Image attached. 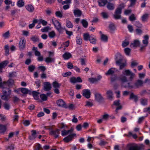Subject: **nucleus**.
Masks as SVG:
<instances>
[{
	"instance_id": "nucleus-1",
	"label": "nucleus",
	"mask_w": 150,
	"mask_h": 150,
	"mask_svg": "<svg viewBox=\"0 0 150 150\" xmlns=\"http://www.w3.org/2000/svg\"><path fill=\"white\" fill-rule=\"evenodd\" d=\"M122 74L123 75H121L119 77V80L122 82V85L123 87H128L130 88H138L143 86V81L140 79L136 81L133 85H131L130 82H128L126 84H125V83L128 81L126 76H130L129 79L132 81L134 77L135 74L129 69H126L125 71H123Z\"/></svg>"
},
{
	"instance_id": "nucleus-2",
	"label": "nucleus",
	"mask_w": 150,
	"mask_h": 150,
	"mask_svg": "<svg viewBox=\"0 0 150 150\" xmlns=\"http://www.w3.org/2000/svg\"><path fill=\"white\" fill-rule=\"evenodd\" d=\"M145 145L143 144L138 145L135 143L129 144L127 145V150H144Z\"/></svg>"
},
{
	"instance_id": "nucleus-3",
	"label": "nucleus",
	"mask_w": 150,
	"mask_h": 150,
	"mask_svg": "<svg viewBox=\"0 0 150 150\" xmlns=\"http://www.w3.org/2000/svg\"><path fill=\"white\" fill-rule=\"evenodd\" d=\"M7 86V85H6L5 86H4L1 88L2 89L3 92V95L1 96V97L2 99L7 101L9 99L8 96L11 94V91L8 88L5 89V86Z\"/></svg>"
},
{
	"instance_id": "nucleus-4",
	"label": "nucleus",
	"mask_w": 150,
	"mask_h": 150,
	"mask_svg": "<svg viewBox=\"0 0 150 150\" xmlns=\"http://www.w3.org/2000/svg\"><path fill=\"white\" fill-rule=\"evenodd\" d=\"M125 5L124 4H122L120 5L119 7L116 9L113 17L115 19H119L121 18V14L122 13V9L124 8Z\"/></svg>"
},
{
	"instance_id": "nucleus-5",
	"label": "nucleus",
	"mask_w": 150,
	"mask_h": 150,
	"mask_svg": "<svg viewBox=\"0 0 150 150\" xmlns=\"http://www.w3.org/2000/svg\"><path fill=\"white\" fill-rule=\"evenodd\" d=\"M116 63L120 66V69L121 70L126 66L127 64L126 62L122 63L123 57L120 53L117 54L116 57Z\"/></svg>"
},
{
	"instance_id": "nucleus-6",
	"label": "nucleus",
	"mask_w": 150,
	"mask_h": 150,
	"mask_svg": "<svg viewBox=\"0 0 150 150\" xmlns=\"http://www.w3.org/2000/svg\"><path fill=\"white\" fill-rule=\"evenodd\" d=\"M118 71V70L116 69L115 68L112 67L109 69L107 72L105 73V74L107 76H114V77H111V81L112 82H113L115 81L117 78L116 75H114V73Z\"/></svg>"
},
{
	"instance_id": "nucleus-7",
	"label": "nucleus",
	"mask_w": 150,
	"mask_h": 150,
	"mask_svg": "<svg viewBox=\"0 0 150 150\" xmlns=\"http://www.w3.org/2000/svg\"><path fill=\"white\" fill-rule=\"evenodd\" d=\"M52 23L55 28L59 33L62 32L63 28L61 27L60 23L55 18H53L52 19Z\"/></svg>"
},
{
	"instance_id": "nucleus-8",
	"label": "nucleus",
	"mask_w": 150,
	"mask_h": 150,
	"mask_svg": "<svg viewBox=\"0 0 150 150\" xmlns=\"http://www.w3.org/2000/svg\"><path fill=\"white\" fill-rule=\"evenodd\" d=\"M82 95L87 98H89L90 97L91 92L89 89H85L82 91Z\"/></svg>"
},
{
	"instance_id": "nucleus-9",
	"label": "nucleus",
	"mask_w": 150,
	"mask_h": 150,
	"mask_svg": "<svg viewBox=\"0 0 150 150\" xmlns=\"http://www.w3.org/2000/svg\"><path fill=\"white\" fill-rule=\"evenodd\" d=\"M60 129H57L55 130H52L50 132V135L53 136L55 138H57L60 134Z\"/></svg>"
},
{
	"instance_id": "nucleus-10",
	"label": "nucleus",
	"mask_w": 150,
	"mask_h": 150,
	"mask_svg": "<svg viewBox=\"0 0 150 150\" xmlns=\"http://www.w3.org/2000/svg\"><path fill=\"white\" fill-rule=\"evenodd\" d=\"M76 135L75 134H73L69 135L68 136L65 137L63 139V140L65 142L68 143L69 142L71 141L73 139L74 137Z\"/></svg>"
},
{
	"instance_id": "nucleus-11",
	"label": "nucleus",
	"mask_w": 150,
	"mask_h": 150,
	"mask_svg": "<svg viewBox=\"0 0 150 150\" xmlns=\"http://www.w3.org/2000/svg\"><path fill=\"white\" fill-rule=\"evenodd\" d=\"M25 41L24 38H22L20 40L19 44V48L20 50H23L25 47Z\"/></svg>"
},
{
	"instance_id": "nucleus-12",
	"label": "nucleus",
	"mask_w": 150,
	"mask_h": 150,
	"mask_svg": "<svg viewBox=\"0 0 150 150\" xmlns=\"http://www.w3.org/2000/svg\"><path fill=\"white\" fill-rule=\"evenodd\" d=\"M44 89L45 91H49L51 89V84L50 82H45L44 83Z\"/></svg>"
},
{
	"instance_id": "nucleus-13",
	"label": "nucleus",
	"mask_w": 150,
	"mask_h": 150,
	"mask_svg": "<svg viewBox=\"0 0 150 150\" xmlns=\"http://www.w3.org/2000/svg\"><path fill=\"white\" fill-rule=\"evenodd\" d=\"M4 83H6L7 86H5V89H6L7 88H9L10 87L12 86L14 83V81L13 80L11 79H9V80L7 81V82H2Z\"/></svg>"
},
{
	"instance_id": "nucleus-14",
	"label": "nucleus",
	"mask_w": 150,
	"mask_h": 150,
	"mask_svg": "<svg viewBox=\"0 0 150 150\" xmlns=\"http://www.w3.org/2000/svg\"><path fill=\"white\" fill-rule=\"evenodd\" d=\"M57 105L59 107L66 108V105L65 102L62 99H60L57 101Z\"/></svg>"
},
{
	"instance_id": "nucleus-15",
	"label": "nucleus",
	"mask_w": 150,
	"mask_h": 150,
	"mask_svg": "<svg viewBox=\"0 0 150 150\" xmlns=\"http://www.w3.org/2000/svg\"><path fill=\"white\" fill-rule=\"evenodd\" d=\"M9 63L8 60H5L0 63V72H2V69L4 68Z\"/></svg>"
},
{
	"instance_id": "nucleus-16",
	"label": "nucleus",
	"mask_w": 150,
	"mask_h": 150,
	"mask_svg": "<svg viewBox=\"0 0 150 150\" xmlns=\"http://www.w3.org/2000/svg\"><path fill=\"white\" fill-rule=\"evenodd\" d=\"M95 99L99 102H101L103 100V98L100 93H96L95 95Z\"/></svg>"
},
{
	"instance_id": "nucleus-17",
	"label": "nucleus",
	"mask_w": 150,
	"mask_h": 150,
	"mask_svg": "<svg viewBox=\"0 0 150 150\" xmlns=\"http://www.w3.org/2000/svg\"><path fill=\"white\" fill-rule=\"evenodd\" d=\"M102 78V76H98L97 78H89L88 79V80L89 81L92 83H93L96 82L98 81H99Z\"/></svg>"
},
{
	"instance_id": "nucleus-18",
	"label": "nucleus",
	"mask_w": 150,
	"mask_h": 150,
	"mask_svg": "<svg viewBox=\"0 0 150 150\" xmlns=\"http://www.w3.org/2000/svg\"><path fill=\"white\" fill-rule=\"evenodd\" d=\"M9 124L7 123L5 125H0V133H4L6 130V127L9 125Z\"/></svg>"
},
{
	"instance_id": "nucleus-19",
	"label": "nucleus",
	"mask_w": 150,
	"mask_h": 150,
	"mask_svg": "<svg viewBox=\"0 0 150 150\" xmlns=\"http://www.w3.org/2000/svg\"><path fill=\"white\" fill-rule=\"evenodd\" d=\"M130 99H133L135 102H137L138 100V98L137 96L134 94L133 93H132L130 95Z\"/></svg>"
},
{
	"instance_id": "nucleus-20",
	"label": "nucleus",
	"mask_w": 150,
	"mask_h": 150,
	"mask_svg": "<svg viewBox=\"0 0 150 150\" xmlns=\"http://www.w3.org/2000/svg\"><path fill=\"white\" fill-rule=\"evenodd\" d=\"M140 45V42L138 40H134V42L131 43L130 46L131 47H137Z\"/></svg>"
},
{
	"instance_id": "nucleus-21",
	"label": "nucleus",
	"mask_w": 150,
	"mask_h": 150,
	"mask_svg": "<svg viewBox=\"0 0 150 150\" xmlns=\"http://www.w3.org/2000/svg\"><path fill=\"white\" fill-rule=\"evenodd\" d=\"M74 13L75 16L80 17L81 16L82 13L80 10L76 9L74 10Z\"/></svg>"
},
{
	"instance_id": "nucleus-22",
	"label": "nucleus",
	"mask_w": 150,
	"mask_h": 150,
	"mask_svg": "<svg viewBox=\"0 0 150 150\" xmlns=\"http://www.w3.org/2000/svg\"><path fill=\"white\" fill-rule=\"evenodd\" d=\"M73 131V129L71 128L70 129L67 130H64L62 131V136H64L71 133Z\"/></svg>"
},
{
	"instance_id": "nucleus-23",
	"label": "nucleus",
	"mask_w": 150,
	"mask_h": 150,
	"mask_svg": "<svg viewBox=\"0 0 150 150\" xmlns=\"http://www.w3.org/2000/svg\"><path fill=\"white\" fill-rule=\"evenodd\" d=\"M40 93L37 91H33L32 92V95L34 99L36 100H38L39 99V95Z\"/></svg>"
},
{
	"instance_id": "nucleus-24",
	"label": "nucleus",
	"mask_w": 150,
	"mask_h": 150,
	"mask_svg": "<svg viewBox=\"0 0 150 150\" xmlns=\"http://www.w3.org/2000/svg\"><path fill=\"white\" fill-rule=\"evenodd\" d=\"M62 57L65 60H67L71 58V54L68 52H66L62 55Z\"/></svg>"
},
{
	"instance_id": "nucleus-25",
	"label": "nucleus",
	"mask_w": 150,
	"mask_h": 150,
	"mask_svg": "<svg viewBox=\"0 0 150 150\" xmlns=\"http://www.w3.org/2000/svg\"><path fill=\"white\" fill-rule=\"evenodd\" d=\"M106 94L108 99L111 100H112L113 93L112 91L111 90L108 91L106 92Z\"/></svg>"
},
{
	"instance_id": "nucleus-26",
	"label": "nucleus",
	"mask_w": 150,
	"mask_h": 150,
	"mask_svg": "<svg viewBox=\"0 0 150 150\" xmlns=\"http://www.w3.org/2000/svg\"><path fill=\"white\" fill-rule=\"evenodd\" d=\"M55 59L54 58H52L51 57H49L45 58V62L47 63H50L51 62L54 63Z\"/></svg>"
},
{
	"instance_id": "nucleus-27",
	"label": "nucleus",
	"mask_w": 150,
	"mask_h": 150,
	"mask_svg": "<svg viewBox=\"0 0 150 150\" xmlns=\"http://www.w3.org/2000/svg\"><path fill=\"white\" fill-rule=\"evenodd\" d=\"M26 9L30 12H32L34 10V7L31 4H28L25 6Z\"/></svg>"
},
{
	"instance_id": "nucleus-28",
	"label": "nucleus",
	"mask_w": 150,
	"mask_h": 150,
	"mask_svg": "<svg viewBox=\"0 0 150 150\" xmlns=\"http://www.w3.org/2000/svg\"><path fill=\"white\" fill-rule=\"evenodd\" d=\"M109 28L111 33H114L116 30V27L114 24L112 23L109 24Z\"/></svg>"
},
{
	"instance_id": "nucleus-29",
	"label": "nucleus",
	"mask_w": 150,
	"mask_h": 150,
	"mask_svg": "<svg viewBox=\"0 0 150 150\" xmlns=\"http://www.w3.org/2000/svg\"><path fill=\"white\" fill-rule=\"evenodd\" d=\"M32 132L31 136L29 137L30 139L32 140L34 139L36 137V131L35 130H32L31 131Z\"/></svg>"
},
{
	"instance_id": "nucleus-30",
	"label": "nucleus",
	"mask_w": 150,
	"mask_h": 150,
	"mask_svg": "<svg viewBox=\"0 0 150 150\" xmlns=\"http://www.w3.org/2000/svg\"><path fill=\"white\" fill-rule=\"evenodd\" d=\"M144 40H143V43L145 46H147L148 44V40L149 38V36L146 35L144 36Z\"/></svg>"
},
{
	"instance_id": "nucleus-31",
	"label": "nucleus",
	"mask_w": 150,
	"mask_h": 150,
	"mask_svg": "<svg viewBox=\"0 0 150 150\" xmlns=\"http://www.w3.org/2000/svg\"><path fill=\"white\" fill-rule=\"evenodd\" d=\"M107 0H100L98 1L99 5L100 6H104L107 3Z\"/></svg>"
},
{
	"instance_id": "nucleus-32",
	"label": "nucleus",
	"mask_w": 150,
	"mask_h": 150,
	"mask_svg": "<svg viewBox=\"0 0 150 150\" xmlns=\"http://www.w3.org/2000/svg\"><path fill=\"white\" fill-rule=\"evenodd\" d=\"M89 40L91 43L93 44L96 43V39L93 35H91Z\"/></svg>"
},
{
	"instance_id": "nucleus-33",
	"label": "nucleus",
	"mask_w": 150,
	"mask_h": 150,
	"mask_svg": "<svg viewBox=\"0 0 150 150\" xmlns=\"http://www.w3.org/2000/svg\"><path fill=\"white\" fill-rule=\"evenodd\" d=\"M107 8L109 10H113L115 8L114 4L112 3L109 2L107 5Z\"/></svg>"
},
{
	"instance_id": "nucleus-34",
	"label": "nucleus",
	"mask_w": 150,
	"mask_h": 150,
	"mask_svg": "<svg viewBox=\"0 0 150 150\" xmlns=\"http://www.w3.org/2000/svg\"><path fill=\"white\" fill-rule=\"evenodd\" d=\"M76 40L77 44L78 45H81L82 42V39L79 36H77L76 37Z\"/></svg>"
},
{
	"instance_id": "nucleus-35",
	"label": "nucleus",
	"mask_w": 150,
	"mask_h": 150,
	"mask_svg": "<svg viewBox=\"0 0 150 150\" xmlns=\"http://www.w3.org/2000/svg\"><path fill=\"white\" fill-rule=\"evenodd\" d=\"M17 5L19 7H22L24 5V2L23 0H19L17 2Z\"/></svg>"
},
{
	"instance_id": "nucleus-36",
	"label": "nucleus",
	"mask_w": 150,
	"mask_h": 150,
	"mask_svg": "<svg viewBox=\"0 0 150 150\" xmlns=\"http://www.w3.org/2000/svg\"><path fill=\"white\" fill-rule=\"evenodd\" d=\"M100 38L101 40L103 42H106L108 41V38L107 36L103 34H102L101 35Z\"/></svg>"
},
{
	"instance_id": "nucleus-37",
	"label": "nucleus",
	"mask_w": 150,
	"mask_h": 150,
	"mask_svg": "<svg viewBox=\"0 0 150 150\" xmlns=\"http://www.w3.org/2000/svg\"><path fill=\"white\" fill-rule=\"evenodd\" d=\"M66 24L68 28H71L73 27V25L71 22L68 20L67 19L66 20Z\"/></svg>"
},
{
	"instance_id": "nucleus-38",
	"label": "nucleus",
	"mask_w": 150,
	"mask_h": 150,
	"mask_svg": "<svg viewBox=\"0 0 150 150\" xmlns=\"http://www.w3.org/2000/svg\"><path fill=\"white\" fill-rule=\"evenodd\" d=\"M5 55H8L9 54V46L8 45H6L4 46Z\"/></svg>"
},
{
	"instance_id": "nucleus-39",
	"label": "nucleus",
	"mask_w": 150,
	"mask_h": 150,
	"mask_svg": "<svg viewBox=\"0 0 150 150\" xmlns=\"http://www.w3.org/2000/svg\"><path fill=\"white\" fill-rule=\"evenodd\" d=\"M81 23L82 24L84 28H87L88 27V22L85 19H83L82 20Z\"/></svg>"
},
{
	"instance_id": "nucleus-40",
	"label": "nucleus",
	"mask_w": 150,
	"mask_h": 150,
	"mask_svg": "<svg viewBox=\"0 0 150 150\" xmlns=\"http://www.w3.org/2000/svg\"><path fill=\"white\" fill-rule=\"evenodd\" d=\"M20 91L21 92L24 94H26L28 93V90L25 88H20Z\"/></svg>"
},
{
	"instance_id": "nucleus-41",
	"label": "nucleus",
	"mask_w": 150,
	"mask_h": 150,
	"mask_svg": "<svg viewBox=\"0 0 150 150\" xmlns=\"http://www.w3.org/2000/svg\"><path fill=\"white\" fill-rule=\"evenodd\" d=\"M38 22V21L36 19H34L33 21V23H32L31 24H30L29 25V28L30 29H32V28L35 26V23H37Z\"/></svg>"
},
{
	"instance_id": "nucleus-42",
	"label": "nucleus",
	"mask_w": 150,
	"mask_h": 150,
	"mask_svg": "<svg viewBox=\"0 0 150 150\" xmlns=\"http://www.w3.org/2000/svg\"><path fill=\"white\" fill-rule=\"evenodd\" d=\"M53 86L55 88H59L61 86V84L58 83L56 81H55L52 83Z\"/></svg>"
},
{
	"instance_id": "nucleus-43",
	"label": "nucleus",
	"mask_w": 150,
	"mask_h": 150,
	"mask_svg": "<svg viewBox=\"0 0 150 150\" xmlns=\"http://www.w3.org/2000/svg\"><path fill=\"white\" fill-rule=\"evenodd\" d=\"M90 35L88 33H84L83 35V38L85 41H88L89 40Z\"/></svg>"
},
{
	"instance_id": "nucleus-44",
	"label": "nucleus",
	"mask_w": 150,
	"mask_h": 150,
	"mask_svg": "<svg viewBox=\"0 0 150 150\" xmlns=\"http://www.w3.org/2000/svg\"><path fill=\"white\" fill-rule=\"evenodd\" d=\"M130 1V4L129 7H131L134 6L137 0H127Z\"/></svg>"
},
{
	"instance_id": "nucleus-45",
	"label": "nucleus",
	"mask_w": 150,
	"mask_h": 150,
	"mask_svg": "<svg viewBox=\"0 0 150 150\" xmlns=\"http://www.w3.org/2000/svg\"><path fill=\"white\" fill-rule=\"evenodd\" d=\"M35 69V66L33 65H31L28 67V70L30 72H33Z\"/></svg>"
},
{
	"instance_id": "nucleus-46",
	"label": "nucleus",
	"mask_w": 150,
	"mask_h": 150,
	"mask_svg": "<svg viewBox=\"0 0 150 150\" xmlns=\"http://www.w3.org/2000/svg\"><path fill=\"white\" fill-rule=\"evenodd\" d=\"M40 96L42 100L43 101H46L47 99V97L45 94H41Z\"/></svg>"
},
{
	"instance_id": "nucleus-47",
	"label": "nucleus",
	"mask_w": 150,
	"mask_h": 150,
	"mask_svg": "<svg viewBox=\"0 0 150 150\" xmlns=\"http://www.w3.org/2000/svg\"><path fill=\"white\" fill-rule=\"evenodd\" d=\"M48 35L49 37L50 38H53L55 36L56 34L55 33V32L54 31H52L49 32Z\"/></svg>"
},
{
	"instance_id": "nucleus-48",
	"label": "nucleus",
	"mask_w": 150,
	"mask_h": 150,
	"mask_svg": "<svg viewBox=\"0 0 150 150\" xmlns=\"http://www.w3.org/2000/svg\"><path fill=\"white\" fill-rule=\"evenodd\" d=\"M71 74V73L70 71H68L65 73H63L62 75L64 77H66L70 76Z\"/></svg>"
},
{
	"instance_id": "nucleus-49",
	"label": "nucleus",
	"mask_w": 150,
	"mask_h": 150,
	"mask_svg": "<svg viewBox=\"0 0 150 150\" xmlns=\"http://www.w3.org/2000/svg\"><path fill=\"white\" fill-rule=\"evenodd\" d=\"M3 37L5 38L6 39L8 38L10 36V33L9 31H8L5 33L3 34Z\"/></svg>"
},
{
	"instance_id": "nucleus-50",
	"label": "nucleus",
	"mask_w": 150,
	"mask_h": 150,
	"mask_svg": "<svg viewBox=\"0 0 150 150\" xmlns=\"http://www.w3.org/2000/svg\"><path fill=\"white\" fill-rule=\"evenodd\" d=\"M147 115H148L147 114L146 116H142L141 117H139V119H138V123L139 124H141L142 123V122L143 121V120H144V119L145 117H146L147 116Z\"/></svg>"
},
{
	"instance_id": "nucleus-51",
	"label": "nucleus",
	"mask_w": 150,
	"mask_h": 150,
	"mask_svg": "<svg viewBox=\"0 0 150 150\" xmlns=\"http://www.w3.org/2000/svg\"><path fill=\"white\" fill-rule=\"evenodd\" d=\"M129 19L130 21H133L136 20V18L135 17L134 15L132 14L129 16Z\"/></svg>"
},
{
	"instance_id": "nucleus-52",
	"label": "nucleus",
	"mask_w": 150,
	"mask_h": 150,
	"mask_svg": "<svg viewBox=\"0 0 150 150\" xmlns=\"http://www.w3.org/2000/svg\"><path fill=\"white\" fill-rule=\"evenodd\" d=\"M101 14L103 18L107 19L108 17V15L107 13L103 12L101 13Z\"/></svg>"
},
{
	"instance_id": "nucleus-53",
	"label": "nucleus",
	"mask_w": 150,
	"mask_h": 150,
	"mask_svg": "<svg viewBox=\"0 0 150 150\" xmlns=\"http://www.w3.org/2000/svg\"><path fill=\"white\" fill-rule=\"evenodd\" d=\"M109 117V116L108 114H105L103 115L102 119L103 120L107 121Z\"/></svg>"
},
{
	"instance_id": "nucleus-54",
	"label": "nucleus",
	"mask_w": 150,
	"mask_h": 150,
	"mask_svg": "<svg viewBox=\"0 0 150 150\" xmlns=\"http://www.w3.org/2000/svg\"><path fill=\"white\" fill-rule=\"evenodd\" d=\"M67 67L69 69H72L74 68V67L72 64L70 62H68L67 63Z\"/></svg>"
},
{
	"instance_id": "nucleus-55",
	"label": "nucleus",
	"mask_w": 150,
	"mask_h": 150,
	"mask_svg": "<svg viewBox=\"0 0 150 150\" xmlns=\"http://www.w3.org/2000/svg\"><path fill=\"white\" fill-rule=\"evenodd\" d=\"M148 14H145L142 16V21H145L146 19L148 18Z\"/></svg>"
},
{
	"instance_id": "nucleus-56",
	"label": "nucleus",
	"mask_w": 150,
	"mask_h": 150,
	"mask_svg": "<svg viewBox=\"0 0 150 150\" xmlns=\"http://www.w3.org/2000/svg\"><path fill=\"white\" fill-rule=\"evenodd\" d=\"M4 107L5 109L9 110L10 108V105L8 103H5L4 104Z\"/></svg>"
},
{
	"instance_id": "nucleus-57",
	"label": "nucleus",
	"mask_w": 150,
	"mask_h": 150,
	"mask_svg": "<svg viewBox=\"0 0 150 150\" xmlns=\"http://www.w3.org/2000/svg\"><path fill=\"white\" fill-rule=\"evenodd\" d=\"M134 25L137 28H141L142 26V25L138 21H136L135 22Z\"/></svg>"
},
{
	"instance_id": "nucleus-58",
	"label": "nucleus",
	"mask_w": 150,
	"mask_h": 150,
	"mask_svg": "<svg viewBox=\"0 0 150 150\" xmlns=\"http://www.w3.org/2000/svg\"><path fill=\"white\" fill-rule=\"evenodd\" d=\"M124 51L127 55H129L130 52V49L128 48H126L124 49Z\"/></svg>"
},
{
	"instance_id": "nucleus-59",
	"label": "nucleus",
	"mask_w": 150,
	"mask_h": 150,
	"mask_svg": "<svg viewBox=\"0 0 150 150\" xmlns=\"http://www.w3.org/2000/svg\"><path fill=\"white\" fill-rule=\"evenodd\" d=\"M86 104L85 105V106L91 107L93 105V103L91 102L87 101L86 102Z\"/></svg>"
},
{
	"instance_id": "nucleus-60",
	"label": "nucleus",
	"mask_w": 150,
	"mask_h": 150,
	"mask_svg": "<svg viewBox=\"0 0 150 150\" xmlns=\"http://www.w3.org/2000/svg\"><path fill=\"white\" fill-rule=\"evenodd\" d=\"M141 102L142 105H146L147 104V100L146 99H141Z\"/></svg>"
},
{
	"instance_id": "nucleus-61",
	"label": "nucleus",
	"mask_w": 150,
	"mask_h": 150,
	"mask_svg": "<svg viewBox=\"0 0 150 150\" xmlns=\"http://www.w3.org/2000/svg\"><path fill=\"white\" fill-rule=\"evenodd\" d=\"M108 143L107 142L103 140H100L99 144L100 146H104Z\"/></svg>"
},
{
	"instance_id": "nucleus-62",
	"label": "nucleus",
	"mask_w": 150,
	"mask_h": 150,
	"mask_svg": "<svg viewBox=\"0 0 150 150\" xmlns=\"http://www.w3.org/2000/svg\"><path fill=\"white\" fill-rule=\"evenodd\" d=\"M72 117L73 119L72 120V122L75 123H77L78 121L76 117L75 116V115H73Z\"/></svg>"
},
{
	"instance_id": "nucleus-63",
	"label": "nucleus",
	"mask_w": 150,
	"mask_h": 150,
	"mask_svg": "<svg viewBox=\"0 0 150 150\" xmlns=\"http://www.w3.org/2000/svg\"><path fill=\"white\" fill-rule=\"evenodd\" d=\"M35 83L38 87L40 86L41 82L40 80L37 79L35 82Z\"/></svg>"
},
{
	"instance_id": "nucleus-64",
	"label": "nucleus",
	"mask_w": 150,
	"mask_h": 150,
	"mask_svg": "<svg viewBox=\"0 0 150 150\" xmlns=\"http://www.w3.org/2000/svg\"><path fill=\"white\" fill-rule=\"evenodd\" d=\"M14 149V145L12 144L8 146L6 148L7 150H13Z\"/></svg>"
}]
</instances>
